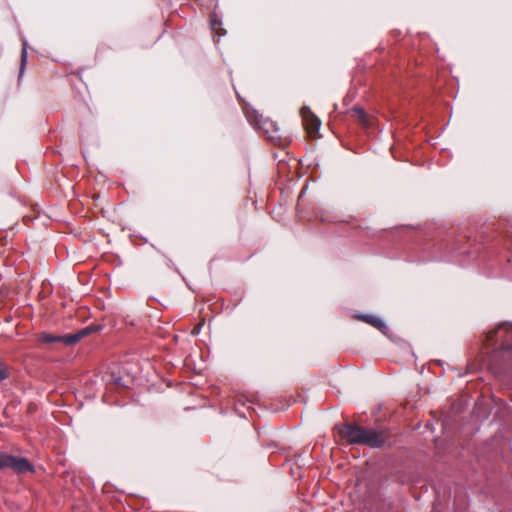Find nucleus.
I'll return each instance as SVG.
<instances>
[{
    "mask_svg": "<svg viewBox=\"0 0 512 512\" xmlns=\"http://www.w3.org/2000/svg\"><path fill=\"white\" fill-rule=\"evenodd\" d=\"M339 434L351 444L380 448L388 439V433L372 428H363L357 424L345 423L338 427Z\"/></svg>",
    "mask_w": 512,
    "mask_h": 512,
    "instance_id": "nucleus-1",
    "label": "nucleus"
},
{
    "mask_svg": "<svg viewBox=\"0 0 512 512\" xmlns=\"http://www.w3.org/2000/svg\"><path fill=\"white\" fill-rule=\"evenodd\" d=\"M6 468H10L17 473H25L32 470V466L26 458L2 453L0 454V469Z\"/></svg>",
    "mask_w": 512,
    "mask_h": 512,
    "instance_id": "nucleus-2",
    "label": "nucleus"
},
{
    "mask_svg": "<svg viewBox=\"0 0 512 512\" xmlns=\"http://www.w3.org/2000/svg\"><path fill=\"white\" fill-rule=\"evenodd\" d=\"M244 113L251 125H253L254 127L262 128L260 116L255 110L245 107ZM270 127L273 128V133L269 134V139L272 142H277L280 139V136L278 135L279 128L277 127V125L270 121L263 122V129H265L267 133H270Z\"/></svg>",
    "mask_w": 512,
    "mask_h": 512,
    "instance_id": "nucleus-3",
    "label": "nucleus"
},
{
    "mask_svg": "<svg viewBox=\"0 0 512 512\" xmlns=\"http://www.w3.org/2000/svg\"><path fill=\"white\" fill-rule=\"evenodd\" d=\"M300 114L307 132L311 137L314 136V134L317 133L321 127L320 119L312 113L308 106L302 107Z\"/></svg>",
    "mask_w": 512,
    "mask_h": 512,
    "instance_id": "nucleus-4",
    "label": "nucleus"
},
{
    "mask_svg": "<svg viewBox=\"0 0 512 512\" xmlns=\"http://www.w3.org/2000/svg\"><path fill=\"white\" fill-rule=\"evenodd\" d=\"M83 336V333L69 334L65 336L53 335L49 333H42L39 335V341L43 343H56L62 342L66 345H73L77 343Z\"/></svg>",
    "mask_w": 512,
    "mask_h": 512,
    "instance_id": "nucleus-5",
    "label": "nucleus"
},
{
    "mask_svg": "<svg viewBox=\"0 0 512 512\" xmlns=\"http://www.w3.org/2000/svg\"><path fill=\"white\" fill-rule=\"evenodd\" d=\"M512 333V324L503 323L497 329L491 330L486 334L487 341H494V339L509 338Z\"/></svg>",
    "mask_w": 512,
    "mask_h": 512,
    "instance_id": "nucleus-6",
    "label": "nucleus"
},
{
    "mask_svg": "<svg viewBox=\"0 0 512 512\" xmlns=\"http://www.w3.org/2000/svg\"><path fill=\"white\" fill-rule=\"evenodd\" d=\"M222 22L217 14H212L210 17V28L215 36L221 37L226 34V31L221 27Z\"/></svg>",
    "mask_w": 512,
    "mask_h": 512,
    "instance_id": "nucleus-7",
    "label": "nucleus"
},
{
    "mask_svg": "<svg viewBox=\"0 0 512 512\" xmlns=\"http://www.w3.org/2000/svg\"><path fill=\"white\" fill-rule=\"evenodd\" d=\"M359 319L363 320L364 322L380 329L381 331H383L384 329H386V325L385 323L383 322L382 319L376 317V316H373V315H359L357 316Z\"/></svg>",
    "mask_w": 512,
    "mask_h": 512,
    "instance_id": "nucleus-8",
    "label": "nucleus"
},
{
    "mask_svg": "<svg viewBox=\"0 0 512 512\" xmlns=\"http://www.w3.org/2000/svg\"><path fill=\"white\" fill-rule=\"evenodd\" d=\"M350 113L362 126L367 127L369 125L368 117L362 108L354 107L350 110Z\"/></svg>",
    "mask_w": 512,
    "mask_h": 512,
    "instance_id": "nucleus-9",
    "label": "nucleus"
},
{
    "mask_svg": "<svg viewBox=\"0 0 512 512\" xmlns=\"http://www.w3.org/2000/svg\"><path fill=\"white\" fill-rule=\"evenodd\" d=\"M27 62V42L22 41V52H21V67L19 72V78L23 75Z\"/></svg>",
    "mask_w": 512,
    "mask_h": 512,
    "instance_id": "nucleus-10",
    "label": "nucleus"
},
{
    "mask_svg": "<svg viewBox=\"0 0 512 512\" xmlns=\"http://www.w3.org/2000/svg\"><path fill=\"white\" fill-rule=\"evenodd\" d=\"M10 375L9 366L4 363L3 361H0V381H3L7 379Z\"/></svg>",
    "mask_w": 512,
    "mask_h": 512,
    "instance_id": "nucleus-11",
    "label": "nucleus"
},
{
    "mask_svg": "<svg viewBox=\"0 0 512 512\" xmlns=\"http://www.w3.org/2000/svg\"><path fill=\"white\" fill-rule=\"evenodd\" d=\"M501 349H502V350H507V349H510V347H508V346L504 347V346H503Z\"/></svg>",
    "mask_w": 512,
    "mask_h": 512,
    "instance_id": "nucleus-12",
    "label": "nucleus"
}]
</instances>
